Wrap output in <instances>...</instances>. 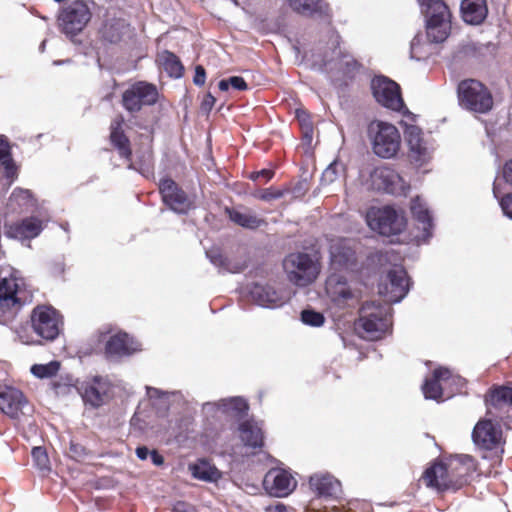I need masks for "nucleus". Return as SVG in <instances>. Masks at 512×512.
Segmentation results:
<instances>
[{
    "mask_svg": "<svg viewBox=\"0 0 512 512\" xmlns=\"http://www.w3.org/2000/svg\"><path fill=\"white\" fill-rule=\"evenodd\" d=\"M472 462L473 458L468 455L448 460L436 459L425 469L421 479L426 487L437 492L457 491L467 483L469 468L466 464Z\"/></svg>",
    "mask_w": 512,
    "mask_h": 512,
    "instance_id": "nucleus-1",
    "label": "nucleus"
},
{
    "mask_svg": "<svg viewBox=\"0 0 512 512\" xmlns=\"http://www.w3.org/2000/svg\"><path fill=\"white\" fill-rule=\"evenodd\" d=\"M391 325V313L387 304L371 301L365 302L360 308L356 326L363 331L367 339H381Z\"/></svg>",
    "mask_w": 512,
    "mask_h": 512,
    "instance_id": "nucleus-2",
    "label": "nucleus"
},
{
    "mask_svg": "<svg viewBox=\"0 0 512 512\" xmlns=\"http://www.w3.org/2000/svg\"><path fill=\"white\" fill-rule=\"evenodd\" d=\"M472 440L479 450L485 452V458L488 457L487 453L499 459L502 458L506 440L498 422L486 418L480 419L473 428Z\"/></svg>",
    "mask_w": 512,
    "mask_h": 512,
    "instance_id": "nucleus-3",
    "label": "nucleus"
},
{
    "mask_svg": "<svg viewBox=\"0 0 512 512\" xmlns=\"http://www.w3.org/2000/svg\"><path fill=\"white\" fill-rule=\"evenodd\" d=\"M283 268L288 280L300 287L313 283L320 273L319 263L304 252L288 254L283 261Z\"/></svg>",
    "mask_w": 512,
    "mask_h": 512,
    "instance_id": "nucleus-4",
    "label": "nucleus"
},
{
    "mask_svg": "<svg viewBox=\"0 0 512 512\" xmlns=\"http://www.w3.org/2000/svg\"><path fill=\"white\" fill-rule=\"evenodd\" d=\"M458 98L460 105L471 112L484 114L493 107L491 92L475 79H467L459 84Z\"/></svg>",
    "mask_w": 512,
    "mask_h": 512,
    "instance_id": "nucleus-5",
    "label": "nucleus"
},
{
    "mask_svg": "<svg viewBox=\"0 0 512 512\" xmlns=\"http://www.w3.org/2000/svg\"><path fill=\"white\" fill-rule=\"evenodd\" d=\"M33 331L46 341H54L63 327V317L49 305L36 306L30 316Z\"/></svg>",
    "mask_w": 512,
    "mask_h": 512,
    "instance_id": "nucleus-6",
    "label": "nucleus"
},
{
    "mask_svg": "<svg viewBox=\"0 0 512 512\" xmlns=\"http://www.w3.org/2000/svg\"><path fill=\"white\" fill-rule=\"evenodd\" d=\"M369 131L373 135V150L378 157L389 159L396 155L401 137L393 124L374 121L370 124Z\"/></svg>",
    "mask_w": 512,
    "mask_h": 512,
    "instance_id": "nucleus-7",
    "label": "nucleus"
},
{
    "mask_svg": "<svg viewBox=\"0 0 512 512\" xmlns=\"http://www.w3.org/2000/svg\"><path fill=\"white\" fill-rule=\"evenodd\" d=\"M50 218L42 213L23 217L17 221L5 222L3 226L5 237L20 242L37 238L47 227Z\"/></svg>",
    "mask_w": 512,
    "mask_h": 512,
    "instance_id": "nucleus-8",
    "label": "nucleus"
},
{
    "mask_svg": "<svg viewBox=\"0 0 512 512\" xmlns=\"http://www.w3.org/2000/svg\"><path fill=\"white\" fill-rule=\"evenodd\" d=\"M373 96L382 106L393 111L402 112L404 115L411 113L405 107L400 86L384 76L375 77L371 82Z\"/></svg>",
    "mask_w": 512,
    "mask_h": 512,
    "instance_id": "nucleus-9",
    "label": "nucleus"
},
{
    "mask_svg": "<svg viewBox=\"0 0 512 512\" xmlns=\"http://www.w3.org/2000/svg\"><path fill=\"white\" fill-rule=\"evenodd\" d=\"M19 280L15 277L0 280V323L7 324L15 319L24 305L19 297Z\"/></svg>",
    "mask_w": 512,
    "mask_h": 512,
    "instance_id": "nucleus-10",
    "label": "nucleus"
},
{
    "mask_svg": "<svg viewBox=\"0 0 512 512\" xmlns=\"http://www.w3.org/2000/svg\"><path fill=\"white\" fill-rule=\"evenodd\" d=\"M367 221L371 229L383 236L398 235L406 227L405 218L389 206L370 211Z\"/></svg>",
    "mask_w": 512,
    "mask_h": 512,
    "instance_id": "nucleus-11",
    "label": "nucleus"
},
{
    "mask_svg": "<svg viewBox=\"0 0 512 512\" xmlns=\"http://www.w3.org/2000/svg\"><path fill=\"white\" fill-rule=\"evenodd\" d=\"M426 15L427 37L431 42L441 43L447 39L451 29L450 12L443 1L434 2L432 11Z\"/></svg>",
    "mask_w": 512,
    "mask_h": 512,
    "instance_id": "nucleus-12",
    "label": "nucleus"
},
{
    "mask_svg": "<svg viewBox=\"0 0 512 512\" xmlns=\"http://www.w3.org/2000/svg\"><path fill=\"white\" fill-rule=\"evenodd\" d=\"M409 277L402 266H394L388 270L384 279L379 283V294L389 302L401 301L409 291Z\"/></svg>",
    "mask_w": 512,
    "mask_h": 512,
    "instance_id": "nucleus-13",
    "label": "nucleus"
},
{
    "mask_svg": "<svg viewBox=\"0 0 512 512\" xmlns=\"http://www.w3.org/2000/svg\"><path fill=\"white\" fill-rule=\"evenodd\" d=\"M371 187L393 195H406L410 186L388 166H380L370 174Z\"/></svg>",
    "mask_w": 512,
    "mask_h": 512,
    "instance_id": "nucleus-14",
    "label": "nucleus"
},
{
    "mask_svg": "<svg viewBox=\"0 0 512 512\" xmlns=\"http://www.w3.org/2000/svg\"><path fill=\"white\" fill-rule=\"evenodd\" d=\"M163 203L178 214H186L193 201L188 194L171 178H162L158 184Z\"/></svg>",
    "mask_w": 512,
    "mask_h": 512,
    "instance_id": "nucleus-15",
    "label": "nucleus"
},
{
    "mask_svg": "<svg viewBox=\"0 0 512 512\" xmlns=\"http://www.w3.org/2000/svg\"><path fill=\"white\" fill-rule=\"evenodd\" d=\"M325 290L330 301L338 308L354 307L358 303V295L341 275H330L326 280Z\"/></svg>",
    "mask_w": 512,
    "mask_h": 512,
    "instance_id": "nucleus-16",
    "label": "nucleus"
},
{
    "mask_svg": "<svg viewBox=\"0 0 512 512\" xmlns=\"http://www.w3.org/2000/svg\"><path fill=\"white\" fill-rule=\"evenodd\" d=\"M157 88L147 82H137L122 96V103L129 112H138L143 106L153 105L158 100Z\"/></svg>",
    "mask_w": 512,
    "mask_h": 512,
    "instance_id": "nucleus-17",
    "label": "nucleus"
},
{
    "mask_svg": "<svg viewBox=\"0 0 512 512\" xmlns=\"http://www.w3.org/2000/svg\"><path fill=\"white\" fill-rule=\"evenodd\" d=\"M90 11L82 1H75L63 9L59 16V25L67 35H75L86 26L90 20Z\"/></svg>",
    "mask_w": 512,
    "mask_h": 512,
    "instance_id": "nucleus-18",
    "label": "nucleus"
},
{
    "mask_svg": "<svg viewBox=\"0 0 512 512\" xmlns=\"http://www.w3.org/2000/svg\"><path fill=\"white\" fill-rule=\"evenodd\" d=\"M460 379L453 376L452 372L444 367L436 368L430 379H426L422 390L425 398L433 400H442L444 397V389Z\"/></svg>",
    "mask_w": 512,
    "mask_h": 512,
    "instance_id": "nucleus-19",
    "label": "nucleus"
},
{
    "mask_svg": "<svg viewBox=\"0 0 512 512\" xmlns=\"http://www.w3.org/2000/svg\"><path fill=\"white\" fill-rule=\"evenodd\" d=\"M296 485L294 477L284 469H272L264 479L266 490L275 497L288 496L296 488Z\"/></svg>",
    "mask_w": 512,
    "mask_h": 512,
    "instance_id": "nucleus-20",
    "label": "nucleus"
},
{
    "mask_svg": "<svg viewBox=\"0 0 512 512\" xmlns=\"http://www.w3.org/2000/svg\"><path fill=\"white\" fill-rule=\"evenodd\" d=\"M138 344L128 333L120 331L112 336L105 343L104 354L107 359H120L138 351Z\"/></svg>",
    "mask_w": 512,
    "mask_h": 512,
    "instance_id": "nucleus-21",
    "label": "nucleus"
},
{
    "mask_svg": "<svg viewBox=\"0 0 512 512\" xmlns=\"http://www.w3.org/2000/svg\"><path fill=\"white\" fill-rule=\"evenodd\" d=\"M27 404L23 392L15 387L0 384V411L12 419H17Z\"/></svg>",
    "mask_w": 512,
    "mask_h": 512,
    "instance_id": "nucleus-22",
    "label": "nucleus"
},
{
    "mask_svg": "<svg viewBox=\"0 0 512 512\" xmlns=\"http://www.w3.org/2000/svg\"><path fill=\"white\" fill-rule=\"evenodd\" d=\"M239 438L243 445L258 453L265 444V436L262 426L254 419H246L238 426Z\"/></svg>",
    "mask_w": 512,
    "mask_h": 512,
    "instance_id": "nucleus-23",
    "label": "nucleus"
},
{
    "mask_svg": "<svg viewBox=\"0 0 512 512\" xmlns=\"http://www.w3.org/2000/svg\"><path fill=\"white\" fill-rule=\"evenodd\" d=\"M332 265L339 270H353L357 265L356 251L345 239L335 241L330 247Z\"/></svg>",
    "mask_w": 512,
    "mask_h": 512,
    "instance_id": "nucleus-24",
    "label": "nucleus"
},
{
    "mask_svg": "<svg viewBox=\"0 0 512 512\" xmlns=\"http://www.w3.org/2000/svg\"><path fill=\"white\" fill-rule=\"evenodd\" d=\"M108 388V383L102 377H94L91 382L82 387L83 401L93 408L102 406L105 403Z\"/></svg>",
    "mask_w": 512,
    "mask_h": 512,
    "instance_id": "nucleus-25",
    "label": "nucleus"
},
{
    "mask_svg": "<svg viewBox=\"0 0 512 512\" xmlns=\"http://www.w3.org/2000/svg\"><path fill=\"white\" fill-rule=\"evenodd\" d=\"M311 489L319 496L325 498L337 497L341 491V483L329 474L314 475L309 479Z\"/></svg>",
    "mask_w": 512,
    "mask_h": 512,
    "instance_id": "nucleus-26",
    "label": "nucleus"
},
{
    "mask_svg": "<svg viewBox=\"0 0 512 512\" xmlns=\"http://www.w3.org/2000/svg\"><path fill=\"white\" fill-rule=\"evenodd\" d=\"M461 12L466 23L478 25L485 20L488 13L486 0H463Z\"/></svg>",
    "mask_w": 512,
    "mask_h": 512,
    "instance_id": "nucleus-27",
    "label": "nucleus"
},
{
    "mask_svg": "<svg viewBox=\"0 0 512 512\" xmlns=\"http://www.w3.org/2000/svg\"><path fill=\"white\" fill-rule=\"evenodd\" d=\"M130 26L123 19H112L107 21L102 30V37L110 42L117 43L130 34Z\"/></svg>",
    "mask_w": 512,
    "mask_h": 512,
    "instance_id": "nucleus-28",
    "label": "nucleus"
},
{
    "mask_svg": "<svg viewBox=\"0 0 512 512\" xmlns=\"http://www.w3.org/2000/svg\"><path fill=\"white\" fill-rule=\"evenodd\" d=\"M249 293L253 300L262 306H277L281 298L274 288L269 285L255 283L251 286Z\"/></svg>",
    "mask_w": 512,
    "mask_h": 512,
    "instance_id": "nucleus-29",
    "label": "nucleus"
},
{
    "mask_svg": "<svg viewBox=\"0 0 512 512\" xmlns=\"http://www.w3.org/2000/svg\"><path fill=\"white\" fill-rule=\"evenodd\" d=\"M485 402L487 406L496 409H501L505 406L512 407V387L497 386L491 388L485 397Z\"/></svg>",
    "mask_w": 512,
    "mask_h": 512,
    "instance_id": "nucleus-30",
    "label": "nucleus"
},
{
    "mask_svg": "<svg viewBox=\"0 0 512 512\" xmlns=\"http://www.w3.org/2000/svg\"><path fill=\"white\" fill-rule=\"evenodd\" d=\"M123 119L116 118L111 123L110 140L112 144L119 150L120 157L128 158L131 154L129 140L125 136L122 129Z\"/></svg>",
    "mask_w": 512,
    "mask_h": 512,
    "instance_id": "nucleus-31",
    "label": "nucleus"
},
{
    "mask_svg": "<svg viewBox=\"0 0 512 512\" xmlns=\"http://www.w3.org/2000/svg\"><path fill=\"white\" fill-rule=\"evenodd\" d=\"M9 203L11 206H18L21 212H28L38 206V201L33 192L20 187L13 190L9 197Z\"/></svg>",
    "mask_w": 512,
    "mask_h": 512,
    "instance_id": "nucleus-32",
    "label": "nucleus"
},
{
    "mask_svg": "<svg viewBox=\"0 0 512 512\" xmlns=\"http://www.w3.org/2000/svg\"><path fill=\"white\" fill-rule=\"evenodd\" d=\"M404 135L410 150L417 156H426L427 147L425 146L422 139V131L415 125H407L404 131Z\"/></svg>",
    "mask_w": 512,
    "mask_h": 512,
    "instance_id": "nucleus-33",
    "label": "nucleus"
},
{
    "mask_svg": "<svg viewBox=\"0 0 512 512\" xmlns=\"http://www.w3.org/2000/svg\"><path fill=\"white\" fill-rule=\"evenodd\" d=\"M194 478L203 481H217L221 477L220 471L206 460H200L198 464L190 465Z\"/></svg>",
    "mask_w": 512,
    "mask_h": 512,
    "instance_id": "nucleus-34",
    "label": "nucleus"
},
{
    "mask_svg": "<svg viewBox=\"0 0 512 512\" xmlns=\"http://www.w3.org/2000/svg\"><path fill=\"white\" fill-rule=\"evenodd\" d=\"M229 218L235 224L247 229H257L266 224L264 219L257 217L255 214L243 213L235 209L229 210Z\"/></svg>",
    "mask_w": 512,
    "mask_h": 512,
    "instance_id": "nucleus-35",
    "label": "nucleus"
},
{
    "mask_svg": "<svg viewBox=\"0 0 512 512\" xmlns=\"http://www.w3.org/2000/svg\"><path fill=\"white\" fill-rule=\"evenodd\" d=\"M289 4L294 11L305 16L326 12L321 0H289Z\"/></svg>",
    "mask_w": 512,
    "mask_h": 512,
    "instance_id": "nucleus-36",
    "label": "nucleus"
},
{
    "mask_svg": "<svg viewBox=\"0 0 512 512\" xmlns=\"http://www.w3.org/2000/svg\"><path fill=\"white\" fill-rule=\"evenodd\" d=\"M158 61L170 77L179 78L182 76L183 67L173 53L163 51L158 55Z\"/></svg>",
    "mask_w": 512,
    "mask_h": 512,
    "instance_id": "nucleus-37",
    "label": "nucleus"
},
{
    "mask_svg": "<svg viewBox=\"0 0 512 512\" xmlns=\"http://www.w3.org/2000/svg\"><path fill=\"white\" fill-rule=\"evenodd\" d=\"M60 362L53 360L47 364H34L31 367V373L40 379L51 378L57 375L60 370Z\"/></svg>",
    "mask_w": 512,
    "mask_h": 512,
    "instance_id": "nucleus-38",
    "label": "nucleus"
},
{
    "mask_svg": "<svg viewBox=\"0 0 512 512\" xmlns=\"http://www.w3.org/2000/svg\"><path fill=\"white\" fill-rule=\"evenodd\" d=\"M34 466L43 472L50 471V460L47 451L42 446L34 447L31 451Z\"/></svg>",
    "mask_w": 512,
    "mask_h": 512,
    "instance_id": "nucleus-39",
    "label": "nucleus"
},
{
    "mask_svg": "<svg viewBox=\"0 0 512 512\" xmlns=\"http://www.w3.org/2000/svg\"><path fill=\"white\" fill-rule=\"evenodd\" d=\"M411 212L414 218L423 224V230L425 232H428L432 228V218L428 209L421 205H413L411 207Z\"/></svg>",
    "mask_w": 512,
    "mask_h": 512,
    "instance_id": "nucleus-40",
    "label": "nucleus"
},
{
    "mask_svg": "<svg viewBox=\"0 0 512 512\" xmlns=\"http://www.w3.org/2000/svg\"><path fill=\"white\" fill-rule=\"evenodd\" d=\"M301 320L304 324L319 327L323 325L325 318L320 312L306 309L301 312Z\"/></svg>",
    "mask_w": 512,
    "mask_h": 512,
    "instance_id": "nucleus-41",
    "label": "nucleus"
},
{
    "mask_svg": "<svg viewBox=\"0 0 512 512\" xmlns=\"http://www.w3.org/2000/svg\"><path fill=\"white\" fill-rule=\"evenodd\" d=\"M285 194L284 190L277 189L275 187H269L256 191L253 196L262 201H272L283 197Z\"/></svg>",
    "mask_w": 512,
    "mask_h": 512,
    "instance_id": "nucleus-42",
    "label": "nucleus"
},
{
    "mask_svg": "<svg viewBox=\"0 0 512 512\" xmlns=\"http://www.w3.org/2000/svg\"><path fill=\"white\" fill-rule=\"evenodd\" d=\"M3 167V176L6 180V186L10 187L18 178L20 167L15 162H0Z\"/></svg>",
    "mask_w": 512,
    "mask_h": 512,
    "instance_id": "nucleus-43",
    "label": "nucleus"
},
{
    "mask_svg": "<svg viewBox=\"0 0 512 512\" xmlns=\"http://www.w3.org/2000/svg\"><path fill=\"white\" fill-rule=\"evenodd\" d=\"M129 168L138 171L147 179H154V162H130Z\"/></svg>",
    "mask_w": 512,
    "mask_h": 512,
    "instance_id": "nucleus-44",
    "label": "nucleus"
},
{
    "mask_svg": "<svg viewBox=\"0 0 512 512\" xmlns=\"http://www.w3.org/2000/svg\"><path fill=\"white\" fill-rule=\"evenodd\" d=\"M302 143L301 148L304 151L306 157H309L312 152V142H313V127L306 126L305 129H302Z\"/></svg>",
    "mask_w": 512,
    "mask_h": 512,
    "instance_id": "nucleus-45",
    "label": "nucleus"
},
{
    "mask_svg": "<svg viewBox=\"0 0 512 512\" xmlns=\"http://www.w3.org/2000/svg\"><path fill=\"white\" fill-rule=\"evenodd\" d=\"M12 147L7 136L0 134V160H12Z\"/></svg>",
    "mask_w": 512,
    "mask_h": 512,
    "instance_id": "nucleus-46",
    "label": "nucleus"
},
{
    "mask_svg": "<svg viewBox=\"0 0 512 512\" xmlns=\"http://www.w3.org/2000/svg\"><path fill=\"white\" fill-rule=\"evenodd\" d=\"M69 453L72 458L76 460H81L84 459L89 454V451L82 444L71 441Z\"/></svg>",
    "mask_w": 512,
    "mask_h": 512,
    "instance_id": "nucleus-47",
    "label": "nucleus"
},
{
    "mask_svg": "<svg viewBox=\"0 0 512 512\" xmlns=\"http://www.w3.org/2000/svg\"><path fill=\"white\" fill-rule=\"evenodd\" d=\"M274 176V170L273 169H262L259 171H253L248 174V178L253 181H259L263 180L264 183L271 180Z\"/></svg>",
    "mask_w": 512,
    "mask_h": 512,
    "instance_id": "nucleus-48",
    "label": "nucleus"
},
{
    "mask_svg": "<svg viewBox=\"0 0 512 512\" xmlns=\"http://www.w3.org/2000/svg\"><path fill=\"white\" fill-rule=\"evenodd\" d=\"M51 388L52 390L57 394H65L71 384L69 383V381H64L63 378H60V379H56V380H53L51 383Z\"/></svg>",
    "mask_w": 512,
    "mask_h": 512,
    "instance_id": "nucleus-49",
    "label": "nucleus"
},
{
    "mask_svg": "<svg viewBox=\"0 0 512 512\" xmlns=\"http://www.w3.org/2000/svg\"><path fill=\"white\" fill-rule=\"evenodd\" d=\"M296 118L300 124L301 130L305 129L306 126L313 127L310 116L304 109L296 110Z\"/></svg>",
    "mask_w": 512,
    "mask_h": 512,
    "instance_id": "nucleus-50",
    "label": "nucleus"
},
{
    "mask_svg": "<svg viewBox=\"0 0 512 512\" xmlns=\"http://www.w3.org/2000/svg\"><path fill=\"white\" fill-rule=\"evenodd\" d=\"M504 214L512 219V193L505 195L500 201Z\"/></svg>",
    "mask_w": 512,
    "mask_h": 512,
    "instance_id": "nucleus-51",
    "label": "nucleus"
},
{
    "mask_svg": "<svg viewBox=\"0 0 512 512\" xmlns=\"http://www.w3.org/2000/svg\"><path fill=\"white\" fill-rule=\"evenodd\" d=\"M233 408L242 416L246 415L249 410L248 403L242 398H234L232 400Z\"/></svg>",
    "mask_w": 512,
    "mask_h": 512,
    "instance_id": "nucleus-52",
    "label": "nucleus"
},
{
    "mask_svg": "<svg viewBox=\"0 0 512 512\" xmlns=\"http://www.w3.org/2000/svg\"><path fill=\"white\" fill-rule=\"evenodd\" d=\"M230 86H232L236 90H246L247 84L242 77L232 76L229 78Z\"/></svg>",
    "mask_w": 512,
    "mask_h": 512,
    "instance_id": "nucleus-53",
    "label": "nucleus"
},
{
    "mask_svg": "<svg viewBox=\"0 0 512 512\" xmlns=\"http://www.w3.org/2000/svg\"><path fill=\"white\" fill-rule=\"evenodd\" d=\"M205 79H206L205 69L202 66H196L195 75H194V79H193L194 84L201 86L205 83Z\"/></svg>",
    "mask_w": 512,
    "mask_h": 512,
    "instance_id": "nucleus-54",
    "label": "nucleus"
},
{
    "mask_svg": "<svg viewBox=\"0 0 512 512\" xmlns=\"http://www.w3.org/2000/svg\"><path fill=\"white\" fill-rule=\"evenodd\" d=\"M503 177L507 183L512 185V162H505L503 167Z\"/></svg>",
    "mask_w": 512,
    "mask_h": 512,
    "instance_id": "nucleus-55",
    "label": "nucleus"
},
{
    "mask_svg": "<svg viewBox=\"0 0 512 512\" xmlns=\"http://www.w3.org/2000/svg\"><path fill=\"white\" fill-rule=\"evenodd\" d=\"M150 458L152 463L156 466H161L164 463V457L157 450L151 451Z\"/></svg>",
    "mask_w": 512,
    "mask_h": 512,
    "instance_id": "nucleus-56",
    "label": "nucleus"
},
{
    "mask_svg": "<svg viewBox=\"0 0 512 512\" xmlns=\"http://www.w3.org/2000/svg\"><path fill=\"white\" fill-rule=\"evenodd\" d=\"M151 451L146 446H140L136 449V455L141 460H146Z\"/></svg>",
    "mask_w": 512,
    "mask_h": 512,
    "instance_id": "nucleus-57",
    "label": "nucleus"
},
{
    "mask_svg": "<svg viewBox=\"0 0 512 512\" xmlns=\"http://www.w3.org/2000/svg\"><path fill=\"white\" fill-rule=\"evenodd\" d=\"M214 103H215V98L211 94H208L204 98L202 105L206 109H211V107L214 105Z\"/></svg>",
    "mask_w": 512,
    "mask_h": 512,
    "instance_id": "nucleus-58",
    "label": "nucleus"
},
{
    "mask_svg": "<svg viewBox=\"0 0 512 512\" xmlns=\"http://www.w3.org/2000/svg\"><path fill=\"white\" fill-rule=\"evenodd\" d=\"M211 260L214 264H217L220 266L225 265V262H226V258H224L221 254L211 256Z\"/></svg>",
    "mask_w": 512,
    "mask_h": 512,
    "instance_id": "nucleus-59",
    "label": "nucleus"
},
{
    "mask_svg": "<svg viewBox=\"0 0 512 512\" xmlns=\"http://www.w3.org/2000/svg\"><path fill=\"white\" fill-rule=\"evenodd\" d=\"M269 512H290L287 507L283 504H277L274 507H270Z\"/></svg>",
    "mask_w": 512,
    "mask_h": 512,
    "instance_id": "nucleus-60",
    "label": "nucleus"
},
{
    "mask_svg": "<svg viewBox=\"0 0 512 512\" xmlns=\"http://www.w3.org/2000/svg\"><path fill=\"white\" fill-rule=\"evenodd\" d=\"M218 86L221 91H227L230 87L229 78L221 80Z\"/></svg>",
    "mask_w": 512,
    "mask_h": 512,
    "instance_id": "nucleus-61",
    "label": "nucleus"
},
{
    "mask_svg": "<svg viewBox=\"0 0 512 512\" xmlns=\"http://www.w3.org/2000/svg\"><path fill=\"white\" fill-rule=\"evenodd\" d=\"M147 393L150 397H154V396H157L159 397L161 394H162V391L157 389V388H151V387H148L147 388Z\"/></svg>",
    "mask_w": 512,
    "mask_h": 512,
    "instance_id": "nucleus-62",
    "label": "nucleus"
},
{
    "mask_svg": "<svg viewBox=\"0 0 512 512\" xmlns=\"http://www.w3.org/2000/svg\"><path fill=\"white\" fill-rule=\"evenodd\" d=\"M338 165L342 166L343 162H336V161L330 162L329 166L326 169V173H328L329 171H332L333 173H336V168H337Z\"/></svg>",
    "mask_w": 512,
    "mask_h": 512,
    "instance_id": "nucleus-63",
    "label": "nucleus"
},
{
    "mask_svg": "<svg viewBox=\"0 0 512 512\" xmlns=\"http://www.w3.org/2000/svg\"><path fill=\"white\" fill-rule=\"evenodd\" d=\"M344 64L347 66V70H348V71H350V68H349V67H350V65L355 66V65H356V62H355L354 60H349V59H347V60H345Z\"/></svg>",
    "mask_w": 512,
    "mask_h": 512,
    "instance_id": "nucleus-64",
    "label": "nucleus"
}]
</instances>
